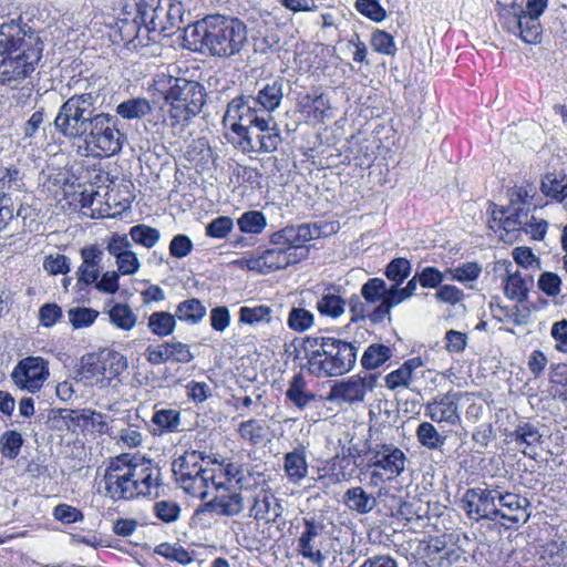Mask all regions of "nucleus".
<instances>
[{
  "label": "nucleus",
  "mask_w": 567,
  "mask_h": 567,
  "mask_svg": "<svg viewBox=\"0 0 567 567\" xmlns=\"http://www.w3.org/2000/svg\"><path fill=\"white\" fill-rule=\"evenodd\" d=\"M97 93L74 94L59 109L55 130L76 146L85 157L107 158L118 154L124 134L117 127V117L96 112Z\"/></svg>",
  "instance_id": "1"
},
{
  "label": "nucleus",
  "mask_w": 567,
  "mask_h": 567,
  "mask_svg": "<svg viewBox=\"0 0 567 567\" xmlns=\"http://www.w3.org/2000/svg\"><path fill=\"white\" fill-rule=\"evenodd\" d=\"M43 43L37 33L11 20L0 25V85L17 89L35 70Z\"/></svg>",
  "instance_id": "2"
},
{
  "label": "nucleus",
  "mask_w": 567,
  "mask_h": 567,
  "mask_svg": "<svg viewBox=\"0 0 567 567\" xmlns=\"http://www.w3.org/2000/svg\"><path fill=\"white\" fill-rule=\"evenodd\" d=\"M105 493L113 501L157 496L161 468L151 460L131 454L112 458L104 473Z\"/></svg>",
  "instance_id": "3"
},
{
  "label": "nucleus",
  "mask_w": 567,
  "mask_h": 567,
  "mask_svg": "<svg viewBox=\"0 0 567 567\" xmlns=\"http://www.w3.org/2000/svg\"><path fill=\"white\" fill-rule=\"evenodd\" d=\"M302 349L306 359L302 368L319 379L341 377L350 372L357 362L358 348L334 337L308 336Z\"/></svg>",
  "instance_id": "4"
},
{
  "label": "nucleus",
  "mask_w": 567,
  "mask_h": 567,
  "mask_svg": "<svg viewBox=\"0 0 567 567\" xmlns=\"http://www.w3.org/2000/svg\"><path fill=\"white\" fill-rule=\"evenodd\" d=\"M192 37L202 50L216 58H230L241 52L248 42V29L235 17L213 14L196 23Z\"/></svg>",
  "instance_id": "5"
},
{
  "label": "nucleus",
  "mask_w": 567,
  "mask_h": 567,
  "mask_svg": "<svg viewBox=\"0 0 567 567\" xmlns=\"http://www.w3.org/2000/svg\"><path fill=\"white\" fill-rule=\"evenodd\" d=\"M153 89L169 105L171 125H185L195 117L205 104V87L197 81L158 72L153 78Z\"/></svg>",
  "instance_id": "6"
},
{
  "label": "nucleus",
  "mask_w": 567,
  "mask_h": 567,
  "mask_svg": "<svg viewBox=\"0 0 567 567\" xmlns=\"http://www.w3.org/2000/svg\"><path fill=\"white\" fill-rule=\"evenodd\" d=\"M136 6L143 23L137 37L145 32L151 41L157 42L159 37H169L182 28L184 8L177 0H138Z\"/></svg>",
  "instance_id": "7"
},
{
  "label": "nucleus",
  "mask_w": 567,
  "mask_h": 567,
  "mask_svg": "<svg viewBox=\"0 0 567 567\" xmlns=\"http://www.w3.org/2000/svg\"><path fill=\"white\" fill-rule=\"evenodd\" d=\"M302 526L297 540L298 554L313 565L322 567L326 560L338 551V540L332 536L329 524L323 518L306 516L302 518Z\"/></svg>",
  "instance_id": "8"
},
{
  "label": "nucleus",
  "mask_w": 567,
  "mask_h": 567,
  "mask_svg": "<svg viewBox=\"0 0 567 567\" xmlns=\"http://www.w3.org/2000/svg\"><path fill=\"white\" fill-rule=\"evenodd\" d=\"M127 369V359L113 350L87 353L81 358L80 380L87 386L106 389Z\"/></svg>",
  "instance_id": "9"
},
{
  "label": "nucleus",
  "mask_w": 567,
  "mask_h": 567,
  "mask_svg": "<svg viewBox=\"0 0 567 567\" xmlns=\"http://www.w3.org/2000/svg\"><path fill=\"white\" fill-rule=\"evenodd\" d=\"M205 456L202 452L186 451L173 462V472L184 491L193 496L205 497V475L208 468L203 466Z\"/></svg>",
  "instance_id": "10"
},
{
  "label": "nucleus",
  "mask_w": 567,
  "mask_h": 567,
  "mask_svg": "<svg viewBox=\"0 0 567 567\" xmlns=\"http://www.w3.org/2000/svg\"><path fill=\"white\" fill-rule=\"evenodd\" d=\"M50 377L49 361L42 357L29 355L18 361L11 372L13 383L30 393L39 392Z\"/></svg>",
  "instance_id": "11"
},
{
  "label": "nucleus",
  "mask_w": 567,
  "mask_h": 567,
  "mask_svg": "<svg viewBox=\"0 0 567 567\" xmlns=\"http://www.w3.org/2000/svg\"><path fill=\"white\" fill-rule=\"evenodd\" d=\"M503 28L519 37L525 43L536 44L540 41L542 24L539 20L523 12L519 4L513 3L501 12Z\"/></svg>",
  "instance_id": "12"
},
{
  "label": "nucleus",
  "mask_w": 567,
  "mask_h": 567,
  "mask_svg": "<svg viewBox=\"0 0 567 567\" xmlns=\"http://www.w3.org/2000/svg\"><path fill=\"white\" fill-rule=\"evenodd\" d=\"M498 486L474 487L465 492L462 499V507L471 519L496 520L499 511L496 504Z\"/></svg>",
  "instance_id": "13"
},
{
  "label": "nucleus",
  "mask_w": 567,
  "mask_h": 567,
  "mask_svg": "<svg viewBox=\"0 0 567 567\" xmlns=\"http://www.w3.org/2000/svg\"><path fill=\"white\" fill-rule=\"evenodd\" d=\"M264 116L251 95H241L228 103L223 122L233 134L246 133L247 126L256 125Z\"/></svg>",
  "instance_id": "14"
},
{
  "label": "nucleus",
  "mask_w": 567,
  "mask_h": 567,
  "mask_svg": "<svg viewBox=\"0 0 567 567\" xmlns=\"http://www.w3.org/2000/svg\"><path fill=\"white\" fill-rule=\"evenodd\" d=\"M205 478H207L205 482L206 496L210 488L215 489L216 494L219 493L220 489L228 488L233 485H238L239 488L247 489V481L252 478V475L248 468L239 464L228 463L224 465L214 463V467L208 468V474L205 475Z\"/></svg>",
  "instance_id": "15"
},
{
  "label": "nucleus",
  "mask_w": 567,
  "mask_h": 567,
  "mask_svg": "<svg viewBox=\"0 0 567 567\" xmlns=\"http://www.w3.org/2000/svg\"><path fill=\"white\" fill-rule=\"evenodd\" d=\"M247 502L249 503L248 516L255 520L272 524L282 515L284 509L278 498L265 486L256 485L251 488L249 484Z\"/></svg>",
  "instance_id": "16"
},
{
  "label": "nucleus",
  "mask_w": 567,
  "mask_h": 567,
  "mask_svg": "<svg viewBox=\"0 0 567 567\" xmlns=\"http://www.w3.org/2000/svg\"><path fill=\"white\" fill-rule=\"evenodd\" d=\"M368 467H379L389 476V482L395 480L405 470V453L393 444H375L367 453Z\"/></svg>",
  "instance_id": "17"
},
{
  "label": "nucleus",
  "mask_w": 567,
  "mask_h": 567,
  "mask_svg": "<svg viewBox=\"0 0 567 567\" xmlns=\"http://www.w3.org/2000/svg\"><path fill=\"white\" fill-rule=\"evenodd\" d=\"M461 398L462 393L453 390L435 395L424 405L425 416L436 423H446L449 425L458 424L461 421L458 412Z\"/></svg>",
  "instance_id": "18"
},
{
  "label": "nucleus",
  "mask_w": 567,
  "mask_h": 567,
  "mask_svg": "<svg viewBox=\"0 0 567 567\" xmlns=\"http://www.w3.org/2000/svg\"><path fill=\"white\" fill-rule=\"evenodd\" d=\"M295 251L296 250L288 252L281 246H276L275 248L265 250L260 256L247 259L246 266L251 271L269 274L299 262Z\"/></svg>",
  "instance_id": "19"
},
{
  "label": "nucleus",
  "mask_w": 567,
  "mask_h": 567,
  "mask_svg": "<svg viewBox=\"0 0 567 567\" xmlns=\"http://www.w3.org/2000/svg\"><path fill=\"white\" fill-rule=\"evenodd\" d=\"M80 256L82 261L75 271L76 287L84 290L100 278L104 252L96 245H90L80 250Z\"/></svg>",
  "instance_id": "20"
},
{
  "label": "nucleus",
  "mask_w": 567,
  "mask_h": 567,
  "mask_svg": "<svg viewBox=\"0 0 567 567\" xmlns=\"http://www.w3.org/2000/svg\"><path fill=\"white\" fill-rule=\"evenodd\" d=\"M377 384V375L365 373L364 375H353L347 381L337 383L331 389V394L347 403L363 401L365 394L372 391Z\"/></svg>",
  "instance_id": "21"
},
{
  "label": "nucleus",
  "mask_w": 567,
  "mask_h": 567,
  "mask_svg": "<svg viewBox=\"0 0 567 567\" xmlns=\"http://www.w3.org/2000/svg\"><path fill=\"white\" fill-rule=\"evenodd\" d=\"M497 495V502L499 505L498 518L509 522V526H507V528L525 524L529 519V501L526 497L511 492H503L499 488Z\"/></svg>",
  "instance_id": "22"
},
{
  "label": "nucleus",
  "mask_w": 567,
  "mask_h": 567,
  "mask_svg": "<svg viewBox=\"0 0 567 567\" xmlns=\"http://www.w3.org/2000/svg\"><path fill=\"white\" fill-rule=\"evenodd\" d=\"M116 116L126 121L146 118V123H165L166 117L162 110L154 111L146 97H131L115 107Z\"/></svg>",
  "instance_id": "23"
},
{
  "label": "nucleus",
  "mask_w": 567,
  "mask_h": 567,
  "mask_svg": "<svg viewBox=\"0 0 567 567\" xmlns=\"http://www.w3.org/2000/svg\"><path fill=\"white\" fill-rule=\"evenodd\" d=\"M249 482L247 481V489H241L238 485L220 489L212 501V506L216 513L224 516H236L245 508L247 502Z\"/></svg>",
  "instance_id": "24"
},
{
  "label": "nucleus",
  "mask_w": 567,
  "mask_h": 567,
  "mask_svg": "<svg viewBox=\"0 0 567 567\" xmlns=\"http://www.w3.org/2000/svg\"><path fill=\"white\" fill-rule=\"evenodd\" d=\"M316 295L318 297L316 308L320 315L338 318L346 310V300L341 295V287L322 284L316 287Z\"/></svg>",
  "instance_id": "25"
},
{
  "label": "nucleus",
  "mask_w": 567,
  "mask_h": 567,
  "mask_svg": "<svg viewBox=\"0 0 567 567\" xmlns=\"http://www.w3.org/2000/svg\"><path fill=\"white\" fill-rule=\"evenodd\" d=\"M528 209L525 207H501L493 209L491 228L503 229L507 234L523 231L524 225H527Z\"/></svg>",
  "instance_id": "26"
},
{
  "label": "nucleus",
  "mask_w": 567,
  "mask_h": 567,
  "mask_svg": "<svg viewBox=\"0 0 567 567\" xmlns=\"http://www.w3.org/2000/svg\"><path fill=\"white\" fill-rule=\"evenodd\" d=\"M424 365L420 357L406 360L400 368L385 375V385L390 390L405 388L414 390V383L419 378L420 369Z\"/></svg>",
  "instance_id": "27"
},
{
  "label": "nucleus",
  "mask_w": 567,
  "mask_h": 567,
  "mask_svg": "<svg viewBox=\"0 0 567 567\" xmlns=\"http://www.w3.org/2000/svg\"><path fill=\"white\" fill-rule=\"evenodd\" d=\"M284 97V79L275 78L266 82L258 91L257 96H252L254 101L261 113H268L277 110Z\"/></svg>",
  "instance_id": "28"
},
{
  "label": "nucleus",
  "mask_w": 567,
  "mask_h": 567,
  "mask_svg": "<svg viewBox=\"0 0 567 567\" xmlns=\"http://www.w3.org/2000/svg\"><path fill=\"white\" fill-rule=\"evenodd\" d=\"M284 470L289 482L293 484H299L308 475V463L303 446L296 447L285 455Z\"/></svg>",
  "instance_id": "29"
},
{
  "label": "nucleus",
  "mask_w": 567,
  "mask_h": 567,
  "mask_svg": "<svg viewBox=\"0 0 567 567\" xmlns=\"http://www.w3.org/2000/svg\"><path fill=\"white\" fill-rule=\"evenodd\" d=\"M286 398L298 409L303 410L315 399L316 394L309 390L308 382L301 372L296 373L286 391Z\"/></svg>",
  "instance_id": "30"
},
{
  "label": "nucleus",
  "mask_w": 567,
  "mask_h": 567,
  "mask_svg": "<svg viewBox=\"0 0 567 567\" xmlns=\"http://www.w3.org/2000/svg\"><path fill=\"white\" fill-rule=\"evenodd\" d=\"M517 446H525L522 452L529 455L527 449L536 447L542 444L543 434L539 427L528 421H519L515 430L509 435Z\"/></svg>",
  "instance_id": "31"
},
{
  "label": "nucleus",
  "mask_w": 567,
  "mask_h": 567,
  "mask_svg": "<svg viewBox=\"0 0 567 567\" xmlns=\"http://www.w3.org/2000/svg\"><path fill=\"white\" fill-rule=\"evenodd\" d=\"M540 190L547 198L563 203L567 198V175L563 172L545 174Z\"/></svg>",
  "instance_id": "32"
},
{
  "label": "nucleus",
  "mask_w": 567,
  "mask_h": 567,
  "mask_svg": "<svg viewBox=\"0 0 567 567\" xmlns=\"http://www.w3.org/2000/svg\"><path fill=\"white\" fill-rule=\"evenodd\" d=\"M270 241L275 246H281L288 252H292L298 257V261L305 259L308 255V249L306 247H300L299 239L297 236V227L287 226L279 231H276L271 235Z\"/></svg>",
  "instance_id": "33"
},
{
  "label": "nucleus",
  "mask_w": 567,
  "mask_h": 567,
  "mask_svg": "<svg viewBox=\"0 0 567 567\" xmlns=\"http://www.w3.org/2000/svg\"><path fill=\"white\" fill-rule=\"evenodd\" d=\"M256 125L259 126L258 134H260L259 145L257 146L259 152H274L281 142L276 122L270 115H267L260 118Z\"/></svg>",
  "instance_id": "34"
},
{
  "label": "nucleus",
  "mask_w": 567,
  "mask_h": 567,
  "mask_svg": "<svg viewBox=\"0 0 567 567\" xmlns=\"http://www.w3.org/2000/svg\"><path fill=\"white\" fill-rule=\"evenodd\" d=\"M347 507L359 514L370 513L377 506L373 495L367 493L361 486L349 488L343 496Z\"/></svg>",
  "instance_id": "35"
},
{
  "label": "nucleus",
  "mask_w": 567,
  "mask_h": 567,
  "mask_svg": "<svg viewBox=\"0 0 567 567\" xmlns=\"http://www.w3.org/2000/svg\"><path fill=\"white\" fill-rule=\"evenodd\" d=\"M110 322L122 331H131L137 323V316L127 303L115 302L107 310Z\"/></svg>",
  "instance_id": "36"
},
{
  "label": "nucleus",
  "mask_w": 567,
  "mask_h": 567,
  "mask_svg": "<svg viewBox=\"0 0 567 567\" xmlns=\"http://www.w3.org/2000/svg\"><path fill=\"white\" fill-rule=\"evenodd\" d=\"M393 355L390 347L382 343H371L361 357V365L365 370H374L384 364Z\"/></svg>",
  "instance_id": "37"
},
{
  "label": "nucleus",
  "mask_w": 567,
  "mask_h": 567,
  "mask_svg": "<svg viewBox=\"0 0 567 567\" xmlns=\"http://www.w3.org/2000/svg\"><path fill=\"white\" fill-rule=\"evenodd\" d=\"M175 316L181 321L196 324L206 316V307L200 300L190 298L179 302L175 310Z\"/></svg>",
  "instance_id": "38"
},
{
  "label": "nucleus",
  "mask_w": 567,
  "mask_h": 567,
  "mask_svg": "<svg viewBox=\"0 0 567 567\" xmlns=\"http://www.w3.org/2000/svg\"><path fill=\"white\" fill-rule=\"evenodd\" d=\"M147 327L159 338L168 337L176 328V316L167 311H155L148 317Z\"/></svg>",
  "instance_id": "39"
},
{
  "label": "nucleus",
  "mask_w": 567,
  "mask_h": 567,
  "mask_svg": "<svg viewBox=\"0 0 567 567\" xmlns=\"http://www.w3.org/2000/svg\"><path fill=\"white\" fill-rule=\"evenodd\" d=\"M287 326L293 332H306L315 326V315L302 305L292 306L288 312Z\"/></svg>",
  "instance_id": "40"
},
{
  "label": "nucleus",
  "mask_w": 567,
  "mask_h": 567,
  "mask_svg": "<svg viewBox=\"0 0 567 567\" xmlns=\"http://www.w3.org/2000/svg\"><path fill=\"white\" fill-rule=\"evenodd\" d=\"M240 437L250 445H259L267 437L268 427L265 422L257 419L244 421L238 426Z\"/></svg>",
  "instance_id": "41"
},
{
  "label": "nucleus",
  "mask_w": 567,
  "mask_h": 567,
  "mask_svg": "<svg viewBox=\"0 0 567 567\" xmlns=\"http://www.w3.org/2000/svg\"><path fill=\"white\" fill-rule=\"evenodd\" d=\"M301 109L315 122H322L330 109L328 99L323 94L306 95L300 101Z\"/></svg>",
  "instance_id": "42"
},
{
  "label": "nucleus",
  "mask_w": 567,
  "mask_h": 567,
  "mask_svg": "<svg viewBox=\"0 0 567 567\" xmlns=\"http://www.w3.org/2000/svg\"><path fill=\"white\" fill-rule=\"evenodd\" d=\"M419 443L427 450H440L444 446L446 437L439 433L430 422H422L415 431Z\"/></svg>",
  "instance_id": "43"
},
{
  "label": "nucleus",
  "mask_w": 567,
  "mask_h": 567,
  "mask_svg": "<svg viewBox=\"0 0 567 567\" xmlns=\"http://www.w3.org/2000/svg\"><path fill=\"white\" fill-rule=\"evenodd\" d=\"M272 309L266 305L252 307L244 306L239 309V321L245 324L255 326L261 322L271 321Z\"/></svg>",
  "instance_id": "44"
},
{
  "label": "nucleus",
  "mask_w": 567,
  "mask_h": 567,
  "mask_svg": "<svg viewBox=\"0 0 567 567\" xmlns=\"http://www.w3.org/2000/svg\"><path fill=\"white\" fill-rule=\"evenodd\" d=\"M543 558L556 567H567V543L561 538L550 540L544 546Z\"/></svg>",
  "instance_id": "45"
},
{
  "label": "nucleus",
  "mask_w": 567,
  "mask_h": 567,
  "mask_svg": "<svg viewBox=\"0 0 567 567\" xmlns=\"http://www.w3.org/2000/svg\"><path fill=\"white\" fill-rule=\"evenodd\" d=\"M237 225L241 233L258 235L266 228L267 219L259 210H248L237 219Z\"/></svg>",
  "instance_id": "46"
},
{
  "label": "nucleus",
  "mask_w": 567,
  "mask_h": 567,
  "mask_svg": "<svg viewBox=\"0 0 567 567\" xmlns=\"http://www.w3.org/2000/svg\"><path fill=\"white\" fill-rule=\"evenodd\" d=\"M152 422L162 433L176 432L181 424V413L175 409L156 410L153 414Z\"/></svg>",
  "instance_id": "47"
},
{
  "label": "nucleus",
  "mask_w": 567,
  "mask_h": 567,
  "mask_svg": "<svg viewBox=\"0 0 567 567\" xmlns=\"http://www.w3.org/2000/svg\"><path fill=\"white\" fill-rule=\"evenodd\" d=\"M23 437L21 433L14 430H9L0 436V453L3 457L14 460L23 445Z\"/></svg>",
  "instance_id": "48"
},
{
  "label": "nucleus",
  "mask_w": 567,
  "mask_h": 567,
  "mask_svg": "<svg viewBox=\"0 0 567 567\" xmlns=\"http://www.w3.org/2000/svg\"><path fill=\"white\" fill-rule=\"evenodd\" d=\"M130 236L134 243L145 248L154 247L161 239L159 230L145 224L133 226L130 229Z\"/></svg>",
  "instance_id": "49"
},
{
  "label": "nucleus",
  "mask_w": 567,
  "mask_h": 567,
  "mask_svg": "<svg viewBox=\"0 0 567 567\" xmlns=\"http://www.w3.org/2000/svg\"><path fill=\"white\" fill-rule=\"evenodd\" d=\"M155 553L182 565H188L193 561V556L178 544L162 543L155 547Z\"/></svg>",
  "instance_id": "50"
},
{
  "label": "nucleus",
  "mask_w": 567,
  "mask_h": 567,
  "mask_svg": "<svg viewBox=\"0 0 567 567\" xmlns=\"http://www.w3.org/2000/svg\"><path fill=\"white\" fill-rule=\"evenodd\" d=\"M411 262L406 258L398 257L392 259L386 268L385 276L390 281L400 286L411 274Z\"/></svg>",
  "instance_id": "51"
},
{
  "label": "nucleus",
  "mask_w": 567,
  "mask_h": 567,
  "mask_svg": "<svg viewBox=\"0 0 567 567\" xmlns=\"http://www.w3.org/2000/svg\"><path fill=\"white\" fill-rule=\"evenodd\" d=\"M482 272V268L476 262H465L455 268H447V279L462 284L476 280Z\"/></svg>",
  "instance_id": "52"
},
{
  "label": "nucleus",
  "mask_w": 567,
  "mask_h": 567,
  "mask_svg": "<svg viewBox=\"0 0 567 567\" xmlns=\"http://www.w3.org/2000/svg\"><path fill=\"white\" fill-rule=\"evenodd\" d=\"M234 229V220L229 216H219L205 227V235L214 239H225Z\"/></svg>",
  "instance_id": "53"
},
{
  "label": "nucleus",
  "mask_w": 567,
  "mask_h": 567,
  "mask_svg": "<svg viewBox=\"0 0 567 567\" xmlns=\"http://www.w3.org/2000/svg\"><path fill=\"white\" fill-rule=\"evenodd\" d=\"M259 126L252 124L247 126V132H236L233 136V143L237 144L245 152H259Z\"/></svg>",
  "instance_id": "54"
},
{
  "label": "nucleus",
  "mask_w": 567,
  "mask_h": 567,
  "mask_svg": "<svg viewBox=\"0 0 567 567\" xmlns=\"http://www.w3.org/2000/svg\"><path fill=\"white\" fill-rule=\"evenodd\" d=\"M99 317V311L92 308L76 307L68 311V318L74 329L90 327Z\"/></svg>",
  "instance_id": "55"
},
{
  "label": "nucleus",
  "mask_w": 567,
  "mask_h": 567,
  "mask_svg": "<svg viewBox=\"0 0 567 567\" xmlns=\"http://www.w3.org/2000/svg\"><path fill=\"white\" fill-rule=\"evenodd\" d=\"M361 295L369 303L383 301L386 295V284L381 278H371L362 286Z\"/></svg>",
  "instance_id": "56"
},
{
  "label": "nucleus",
  "mask_w": 567,
  "mask_h": 567,
  "mask_svg": "<svg viewBox=\"0 0 567 567\" xmlns=\"http://www.w3.org/2000/svg\"><path fill=\"white\" fill-rule=\"evenodd\" d=\"M504 290L508 298L522 301L527 297L528 287L526 280L515 272L508 275Z\"/></svg>",
  "instance_id": "57"
},
{
  "label": "nucleus",
  "mask_w": 567,
  "mask_h": 567,
  "mask_svg": "<svg viewBox=\"0 0 567 567\" xmlns=\"http://www.w3.org/2000/svg\"><path fill=\"white\" fill-rule=\"evenodd\" d=\"M153 512L158 519L169 524L178 519L181 507L174 501L164 499L154 503Z\"/></svg>",
  "instance_id": "58"
},
{
  "label": "nucleus",
  "mask_w": 567,
  "mask_h": 567,
  "mask_svg": "<svg viewBox=\"0 0 567 567\" xmlns=\"http://www.w3.org/2000/svg\"><path fill=\"white\" fill-rule=\"evenodd\" d=\"M380 0H357L355 9L370 20L381 22L386 18V11L380 4Z\"/></svg>",
  "instance_id": "59"
},
{
  "label": "nucleus",
  "mask_w": 567,
  "mask_h": 567,
  "mask_svg": "<svg viewBox=\"0 0 567 567\" xmlns=\"http://www.w3.org/2000/svg\"><path fill=\"white\" fill-rule=\"evenodd\" d=\"M371 45L374 51L382 54L394 55L396 52V45L393 37L383 30H375L372 33Z\"/></svg>",
  "instance_id": "60"
},
{
  "label": "nucleus",
  "mask_w": 567,
  "mask_h": 567,
  "mask_svg": "<svg viewBox=\"0 0 567 567\" xmlns=\"http://www.w3.org/2000/svg\"><path fill=\"white\" fill-rule=\"evenodd\" d=\"M52 515L63 524L78 523L84 519V515L79 508L64 503L56 505L53 508Z\"/></svg>",
  "instance_id": "61"
},
{
  "label": "nucleus",
  "mask_w": 567,
  "mask_h": 567,
  "mask_svg": "<svg viewBox=\"0 0 567 567\" xmlns=\"http://www.w3.org/2000/svg\"><path fill=\"white\" fill-rule=\"evenodd\" d=\"M419 284L423 288H440L444 279H447L446 270L440 271L435 267H425L420 274H417Z\"/></svg>",
  "instance_id": "62"
},
{
  "label": "nucleus",
  "mask_w": 567,
  "mask_h": 567,
  "mask_svg": "<svg viewBox=\"0 0 567 567\" xmlns=\"http://www.w3.org/2000/svg\"><path fill=\"white\" fill-rule=\"evenodd\" d=\"M44 270L50 275H65L70 271V259L64 255H49L43 261Z\"/></svg>",
  "instance_id": "63"
},
{
  "label": "nucleus",
  "mask_w": 567,
  "mask_h": 567,
  "mask_svg": "<svg viewBox=\"0 0 567 567\" xmlns=\"http://www.w3.org/2000/svg\"><path fill=\"white\" fill-rule=\"evenodd\" d=\"M145 359L152 365H159L171 361L168 341L158 346H148L145 349Z\"/></svg>",
  "instance_id": "64"
}]
</instances>
